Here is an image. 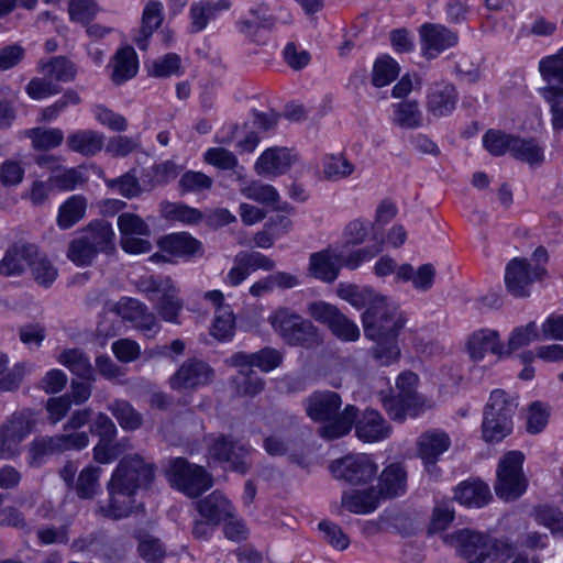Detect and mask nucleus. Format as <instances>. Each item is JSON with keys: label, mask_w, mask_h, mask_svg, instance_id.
Returning <instances> with one entry per match:
<instances>
[{"label": "nucleus", "mask_w": 563, "mask_h": 563, "mask_svg": "<svg viewBox=\"0 0 563 563\" xmlns=\"http://www.w3.org/2000/svg\"><path fill=\"white\" fill-rule=\"evenodd\" d=\"M393 122L402 129H418L422 125V112L415 100L394 104Z\"/></svg>", "instance_id": "44"}, {"label": "nucleus", "mask_w": 563, "mask_h": 563, "mask_svg": "<svg viewBox=\"0 0 563 563\" xmlns=\"http://www.w3.org/2000/svg\"><path fill=\"white\" fill-rule=\"evenodd\" d=\"M25 91L31 99L41 100L59 93L62 91V87L44 76L42 78H32L26 85Z\"/></svg>", "instance_id": "63"}, {"label": "nucleus", "mask_w": 563, "mask_h": 563, "mask_svg": "<svg viewBox=\"0 0 563 563\" xmlns=\"http://www.w3.org/2000/svg\"><path fill=\"white\" fill-rule=\"evenodd\" d=\"M450 445L451 439L443 431L430 430L419 437L418 454L429 473H432L439 456L446 452Z\"/></svg>", "instance_id": "19"}, {"label": "nucleus", "mask_w": 563, "mask_h": 563, "mask_svg": "<svg viewBox=\"0 0 563 563\" xmlns=\"http://www.w3.org/2000/svg\"><path fill=\"white\" fill-rule=\"evenodd\" d=\"M306 411L310 419L316 422L328 421L319 428V435L323 439L333 440L350 432L356 419L357 408L347 405L342 412L339 409L342 405L340 395L335 391H316L306 401Z\"/></svg>", "instance_id": "3"}, {"label": "nucleus", "mask_w": 563, "mask_h": 563, "mask_svg": "<svg viewBox=\"0 0 563 563\" xmlns=\"http://www.w3.org/2000/svg\"><path fill=\"white\" fill-rule=\"evenodd\" d=\"M338 251H322L310 256L309 271L311 275L325 283H332L339 275L342 266L336 258Z\"/></svg>", "instance_id": "31"}, {"label": "nucleus", "mask_w": 563, "mask_h": 563, "mask_svg": "<svg viewBox=\"0 0 563 563\" xmlns=\"http://www.w3.org/2000/svg\"><path fill=\"white\" fill-rule=\"evenodd\" d=\"M169 478L177 489L191 498L200 496L212 486V478L207 471L202 466L190 464L184 457L172 461Z\"/></svg>", "instance_id": "10"}, {"label": "nucleus", "mask_w": 563, "mask_h": 563, "mask_svg": "<svg viewBox=\"0 0 563 563\" xmlns=\"http://www.w3.org/2000/svg\"><path fill=\"white\" fill-rule=\"evenodd\" d=\"M86 208L87 200L84 196H71L59 207L57 225L63 230L70 229L84 218Z\"/></svg>", "instance_id": "41"}, {"label": "nucleus", "mask_w": 563, "mask_h": 563, "mask_svg": "<svg viewBox=\"0 0 563 563\" xmlns=\"http://www.w3.org/2000/svg\"><path fill=\"white\" fill-rule=\"evenodd\" d=\"M27 266L34 280L44 288L51 287L58 276V269L35 245Z\"/></svg>", "instance_id": "37"}, {"label": "nucleus", "mask_w": 563, "mask_h": 563, "mask_svg": "<svg viewBox=\"0 0 563 563\" xmlns=\"http://www.w3.org/2000/svg\"><path fill=\"white\" fill-rule=\"evenodd\" d=\"M517 406L516 397L501 389H495L492 391L488 404L485 407L484 417L507 418L508 421H512Z\"/></svg>", "instance_id": "39"}, {"label": "nucleus", "mask_w": 563, "mask_h": 563, "mask_svg": "<svg viewBox=\"0 0 563 563\" xmlns=\"http://www.w3.org/2000/svg\"><path fill=\"white\" fill-rule=\"evenodd\" d=\"M212 378L213 369L209 364L198 358H189L169 378V384L176 390L195 389L209 384Z\"/></svg>", "instance_id": "15"}, {"label": "nucleus", "mask_w": 563, "mask_h": 563, "mask_svg": "<svg viewBox=\"0 0 563 563\" xmlns=\"http://www.w3.org/2000/svg\"><path fill=\"white\" fill-rule=\"evenodd\" d=\"M114 311L147 336L154 335L161 328L155 314L148 310L145 303L137 299L122 298L115 303Z\"/></svg>", "instance_id": "14"}, {"label": "nucleus", "mask_w": 563, "mask_h": 563, "mask_svg": "<svg viewBox=\"0 0 563 563\" xmlns=\"http://www.w3.org/2000/svg\"><path fill=\"white\" fill-rule=\"evenodd\" d=\"M383 499H390L404 495L407 490V472L400 463L386 466L378 477L375 487Z\"/></svg>", "instance_id": "22"}, {"label": "nucleus", "mask_w": 563, "mask_h": 563, "mask_svg": "<svg viewBox=\"0 0 563 563\" xmlns=\"http://www.w3.org/2000/svg\"><path fill=\"white\" fill-rule=\"evenodd\" d=\"M467 350L474 361L483 360L487 353L497 355L498 358L505 355L499 333L496 330L489 329H483L473 333L468 339Z\"/></svg>", "instance_id": "23"}, {"label": "nucleus", "mask_w": 563, "mask_h": 563, "mask_svg": "<svg viewBox=\"0 0 563 563\" xmlns=\"http://www.w3.org/2000/svg\"><path fill=\"white\" fill-rule=\"evenodd\" d=\"M550 407L543 402L534 401L529 406L527 416V431L531 434L540 433L548 424Z\"/></svg>", "instance_id": "59"}, {"label": "nucleus", "mask_w": 563, "mask_h": 563, "mask_svg": "<svg viewBox=\"0 0 563 563\" xmlns=\"http://www.w3.org/2000/svg\"><path fill=\"white\" fill-rule=\"evenodd\" d=\"M195 506L200 516L212 525L233 518L234 507L219 490H214L206 498L196 501Z\"/></svg>", "instance_id": "21"}, {"label": "nucleus", "mask_w": 563, "mask_h": 563, "mask_svg": "<svg viewBox=\"0 0 563 563\" xmlns=\"http://www.w3.org/2000/svg\"><path fill=\"white\" fill-rule=\"evenodd\" d=\"M408 321L400 306L386 296L377 297L362 314L364 334L375 341L372 354L380 365H389L399 357L397 338Z\"/></svg>", "instance_id": "1"}, {"label": "nucleus", "mask_w": 563, "mask_h": 563, "mask_svg": "<svg viewBox=\"0 0 563 563\" xmlns=\"http://www.w3.org/2000/svg\"><path fill=\"white\" fill-rule=\"evenodd\" d=\"M383 407L393 420L402 421L407 416L416 417L421 410L420 398L405 395H382Z\"/></svg>", "instance_id": "30"}, {"label": "nucleus", "mask_w": 563, "mask_h": 563, "mask_svg": "<svg viewBox=\"0 0 563 563\" xmlns=\"http://www.w3.org/2000/svg\"><path fill=\"white\" fill-rule=\"evenodd\" d=\"M206 163L222 169L234 170L239 166L236 156L224 147H211L203 154Z\"/></svg>", "instance_id": "61"}, {"label": "nucleus", "mask_w": 563, "mask_h": 563, "mask_svg": "<svg viewBox=\"0 0 563 563\" xmlns=\"http://www.w3.org/2000/svg\"><path fill=\"white\" fill-rule=\"evenodd\" d=\"M380 252L382 243L358 249L352 253H346L343 249H341L338 250L336 258L342 266H345L350 269H356L362 263L373 260Z\"/></svg>", "instance_id": "50"}, {"label": "nucleus", "mask_w": 563, "mask_h": 563, "mask_svg": "<svg viewBox=\"0 0 563 563\" xmlns=\"http://www.w3.org/2000/svg\"><path fill=\"white\" fill-rule=\"evenodd\" d=\"M421 49L429 58L438 57L442 52L455 46L459 42L456 32L437 23H424L420 27Z\"/></svg>", "instance_id": "16"}, {"label": "nucleus", "mask_w": 563, "mask_h": 563, "mask_svg": "<svg viewBox=\"0 0 563 563\" xmlns=\"http://www.w3.org/2000/svg\"><path fill=\"white\" fill-rule=\"evenodd\" d=\"M549 256L544 247H538L531 257H515L505 268V286L507 291L516 298L529 297L531 286L543 280L548 271L545 264Z\"/></svg>", "instance_id": "5"}, {"label": "nucleus", "mask_w": 563, "mask_h": 563, "mask_svg": "<svg viewBox=\"0 0 563 563\" xmlns=\"http://www.w3.org/2000/svg\"><path fill=\"white\" fill-rule=\"evenodd\" d=\"M456 101L455 87L451 84L441 82L430 88L427 107L434 117H444L454 110Z\"/></svg>", "instance_id": "27"}, {"label": "nucleus", "mask_w": 563, "mask_h": 563, "mask_svg": "<svg viewBox=\"0 0 563 563\" xmlns=\"http://www.w3.org/2000/svg\"><path fill=\"white\" fill-rule=\"evenodd\" d=\"M539 70L548 82L556 81L563 88V47L555 55L541 59Z\"/></svg>", "instance_id": "55"}, {"label": "nucleus", "mask_w": 563, "mask_h": 563, "mask_svg": "<svg viewBox=\"0 0 563 563\" xmlns=\"http://www.w3.org/2000/svg\"><path fill=\"white\" fill-rule=\"evenodd\" d=\"M137 288L153 303L157 314L166 322L179 324L184 309L179 289L169 276L152 275L137 282Z\"/></svg>", "instance_id": "7"}, {"label": "nucleus", "mask_w": 563, "mask_h": 563, "mask_svg": "<svg viewBox=\"0 0 563 563\" xmlns=\"http://www.w3.org/2000/svg\"><path fill=\"white\" fill-rule=\"evenodd\" d=\"M525 455L519 451L508 452L499 462L497 468L496 495L506 500H516L525 494L528 479L522 470Z\"/></svg>", "instance_id": "9"}, {"label": "nucleus", "mask_w": 563, "mask_h": 563, "mask_svg": "<svg viewBox=\"0 0 563 563\" xmlns=\"http://www.w3.org/2000/svg\"><path fill=\"white\" fill-rule=\"evenodd\" d=\"M268 322L290 346L311 349L321 343L319 331L313 323L288 308H278L269 316Z\"/></svg>", "instance_id": "8"}, {"label": "nucleus", "mask_w": 563, "mask_h": 563, "mask_svg": "<svg viewBox=\"0 0 563 563\" xmlns=\"http://www.w3.org/2000/svg\"><path fill=\"white\" fill-rule=\"evenodd\" d=\"M533 515L536 521L552 533L563 532V512L559 508L549 505L538 506L534 508Z\"/></svg>", "instance_id": "56"}, {"label": "nucleus", "mask_w": 563, "mask_h": 563, "mask_svg": "<svg viewBox=\"0 0 563 563\" xmlns=\"http://www.w3.org/2000/svg\"><path fill=\"white\" fill-rule=\"evenodd\" d=\"M329 470L334 478L351 485H365L376 476L378 465L367 454H347L331 462Z\"/></svg>", "instance_id": "12"}, {"label": "nucleus", "mask_w": 563, "mask_h": 563, "mask_svg": "<svg viewBox=\"0 0 563 563\" xmlns=\"http://www.w3.org/2000/svg\"><path fill=\"white\" fill-rule=\"evenodd\" d=\"M353 424L356 437L365 443L383 441L391 433L390 424L374 409H366L360 417L356 415Z\"/></svg>", "instance_id": "17"}, {"label": "nucleus", "mask_w": 563, "mask_h": 563, "mask_svg": "<svg viewBox=\"0 0 563 563\" xmlns=\"http://www.w3.org/2000/svg\"><path fill=\"white\" fill-rule=\"evenodd\" d=\"M181 62L176 53H168L153 62L148 70L151 76L166 78L173 75H180Z\"/></svg>", "instance_id": "60"}, {"label": "nucleus", "mask_w": 563, "mask_h": 563, "mask_svg": "<svg viewBox=\"0 0 563 563\" xmlns=\"http://www.w3.org/2000/svg\"><path fill=\"white\" fill-rule=\"evenodd\" d=\"M213 179L202 172L187 170L179 179L181 192H200L212 187Z\"/></svg>", "instance_id": "62"}, {"label": "nucleus", "mask_w": 563, "mask_h": 563, "mask_svg": "<svg viewBox=\"0 0 563 563\" xmlns=\"http://www.w3.org/2000/svg\"><path fill=\"white\" fill-rule=\"evenodd\" d=\"M36 419L30 409L10 415L0 426V452L5 457L15 456L20 444L33 431Z\"/></svg>", "instance_id": "11"}, {"label": "nucleus", "mask_w": 563, "mask_h": 563, "mask_svg": "<svg viewBox=\"0 0 563 563\" xmlns=\"http://www.w3.org/2000/svg\"><path fill=\"white\" fill-rule=\"evenodd\" d=\"M32 253H34L33 244L15 245L9 249L0 261V275L15 276L22 274L24 265L29 264Z\"/></svg>", "instance_id": "35"}, {"label": "nucleus", "mask_w": 563, "mask_h": 563, "mask_svg": "<svg viewBox=\"0 0 563 563\" xmlns=\"http://www.w3.org/2000/svg\"><path fill=\"white\" fill-rule=\"evenodd\" d=\"M99 12L96 0H69L68 14L73 22L88 24Z\"/></svg>", "instance_id": "57"}, {"label": "nucleus", "mask_w": 563, "mask_h": 563, "mask_svg": "<svg viewBox=\"0 0 563 563\" xmlns=\"http://www.w3.org/2000/svg\"><path fill=\"white\" fill-rule=\"evenodd\" d=\"M383 499L374 486L365 489H352L342 494V506L352 514L365 515L377 509Z\"/></svg>", "instance_id": "25"}, {"label": "nucleus", "mask_w": 563, "mask_h": 563, "mask_svg": "<svg viewBox=\"0 0 563 563\" xmlns=\"http://www.w3.org/2000/svg\"><path fill=\"white\" fill-rule=\"evenodd\" d=\"M296 161V155L287 147H269L262 153L254 165L260 176H279L285 174Z\"/></svg>", "instance_id": "18"}, {"label": "nucleus", "mask_w": 563, "mask_h": 563, "mask_svg": "<svg viewBox=\"0 0 563 563\" xmlns=\"http://www.w3.org/2000/svg\"><path fill=\"white\" fill-rule=\"evenodd\" d=\"M231 8L230 0H199L189 8V32L195 34L207 29L218 14Z\"/></svg>", "instance_id": "20"}, {"label": "nucleus", "mask_w": 563, "mask_h": 563, "mask_svg": "<svg viewBox=\"0 0 563 563\" xmlns=\"http://www.w3.org/2000/svg\"><path fill=\"white\" fill-rule=\"evenodd\" d=\"M510 154L517 161L526 163L531 167L542 165L545 159L543 146L533 137L522 139L516 136Z\"/></svg>", "instance_id": "36"}, {"label": "nucleus", "mask_w": 563, "mask_h": 563, "mask_svg": "<svg viewBox=\"0 0 563 563\" xmlns=\"http://www.w3.org/2000/svg\"><path fill=\"white\" fill-rule=\"evenodd\" d=\"M208 451L213 460L229 463L230 468L234 472L245 474L250 468L247 462L250 446L240 440L233 439L232 435L218 434L210 437Z\"/></svg>", "instance_id": "13"}, {"label": "nucleus", "mask_w": 563, "mask_h": 563, "mask_svg": "<svg viewBox=\"0 0 563 563\" xmlns=\"http://www.w3.org/2000/svg\"><path fill=\"white\" fill-rule=\"evenodd\" d=\"M517 406L516 397L501 389H495L492 391L488 404L485 407L484 417L507 418L508 421H512Z\"/></svg>", "instance_id": "40"}, {"label": "nucleus", "mask_w": 563, "mask_h": 563, "mask_svg": "<svg viewBox=\"0 0 563 563\" xmlns=\"http://www.w3.org/2000/svg\"><path fill=\"white\" fill-rule=\"evenodd\" d=\"M399 75V65L388 55L376 59L373 66L372 84L375 87H385L393 82Z\"/></svg>", "instance_id": "48"}, {"label": "nucleus", "mask_w": 563, "mask_h": 563, "mask_svg": "<svg viewBox=\"0 0 563 563\" xmlns=\"http://www.w3.org/2000/svg\"><path fill=\"white\" fill-rule=\"evenodd\" d=\"M512 430V421L507 418L483 417L482 432L486 442H498L510 434Z\"/></svg>", "instance_id": "51"}, {"label": "nucleus", "mask_w": 563, "mask_h": 563, "mask_svg": "<svg viewBox=\"0 0 563 563\" xmlns=\"http://www.w3.org/2000/svg\"><path fill=\"white\" fill-rule=\"evenodd\" d=\"M541 336L537 323L529 322L525 327H517L512 330L508 340V350L505 354H510L523 346L529 345L531 342L539 340Z\"/></svg>", "instance_id": "52"}, {"label": "nucleus", "mask_w": 563, "mask_h": 563, "mask_svg": "<svg viewBox=\"0 0 563 563\" xmlns=\"http://www.w3.org/2000/svg\"><path fill=\"white\" fill-rule=\"evenodd\" d=\"M158 245L163 253L178 257H190L202 252L201 243L186 232L165 235Z\"/></svg>", "instance_id": "29"}, {"label": "nucleus", "mask_w": 563, "mask_h": 563, "mask_svg": "<svg viewBox=\"0 0 563 563\" xmlns=\"http://www.w3.org/2000/svg\"><path fill=\"white\" fill-rule=\"evenodd\" d=\"M455 498L465 506L481 508L489 503L492 493L481 481L464 482L456 488Z\"/></svg>", "instance_id": "34"}, {"label": "nucleus", "mask_w": 563, "mask_h": 563, "mask_svg": "<svg viewBox=\"0 0 563 563\" xmlns=\"http://www.w3.org/2000/svg\"><path fill=\"white\" fill-rule=\"evenodd\" d=\"M114 231L104 220L91 222L82 234L73 239L67 249V258L77 266H89L98 253L114 250Z\"/></svg>", "instance_id": "6"}, {"label": "nucleus", "mask_w": 563, "mask_h": 563, "mask_svg": "<svg viewBox=\"0 0 563 563\" xmlns=\"http://www.w3.org/2000/svg\"><path fill=\"white\" fill-rule=\"evenodd\" d=\"M111 80L114 85H122L136 76L139 58L132 46L119 48L111 59Z\"/></svg>", "instance_id": "26"}, {"label": "nucleus", "mask_w": 563, "mask_h": 563, "mask_svg": "<svg viewBox=\"0 0 563 563\" xmlns=\"http://www.w3.org/2000/svg\"><path fill=\"white\" fill-rule=\"evenodd\" d=\"M25 136L32 141L37 151H48L58 147L64 141V133L58 128H33L25 131Z\"/></svg>", "instance_id": "46"}, {"label": "nucleus", "mask_w": 563, "mask_h": 563, "mask_svg": "<svg viewBox=\"0 0 563 563\" xmlns=\"http://www.w3.org/2000/svg\"><path fill=\"white\" fill-rule=\"evenodd\" d=\"M445 544L454 548L467 563H494L497 559L515 556V547L504 540L470 529H461L442 536Z\"/></svg>", "instance_id": "4"}, {"label": "nucleus", "mask_w": 563, "mask_h": 563, "mask_svg": "<svg viewBox=\"0 0 563 563\" xmlns=\"http://www.w3.org/2000/svg\"><path fill=\"white\" fill-rule=\"evenodd\" d=\"M540 92L550 107L552 130L563 133V88L549 85L541 88Z\"/></svg>", "instance_id": "45"}, {"label": "nucleus", "mask_w": 563, "mask_h": 563, "mask_svg": "<svg viewBox=\"0 0 563 563\" xmlns=\"http://www.w3.org/2000/svg\"><path fill=\"white\" fill-rule=\"evenodd\" d=\"M58 362L80 378L86 380L95 379L93 367L90 360L79 349L64 350L58 356Z\"/></svg>", "instance_id": "38"}, {"label": "nucleus", "mask_w": 563, "mask_h": 563, "mask_svg": "<svg viewBox=\"0 0 563 563\" xmlns=\"http://www.w3.org/2000/svg\"><path fill=\"white\" fill-rule=\"evenodd\" d=\"M59 452L58 442L56 435H40L35 437L29 444L27 459L29 464L32 467H40L45 459L49 455L57 454Z\"/></svg>", "instance_id": "42"}, {"label": "nucleus", "mask_w": 563, "mask_h": 563, "mask_svg": "<svg viewBox=\"0 0 563 563\" xmlns=\"http://www.w3.org/2000/svg\"><path fill=\"white\" fill-rule=\"evenodd\" d=\"M122 429L133 431L141 427L142 415L126 400H114L108 406Z\"/></svg>", "instance_id": "47"}, {"label": "nucleus", "mask_w": 563, "mask_h": 563, "mask_svg": "<svg viewBox=\"0 0 563 563\" xmlns=\"http://www.w3.org/2000/svg\"><path fill=\"white\" fill-rule=\"evenodd\" d=\"M81 102L80 96L73 89H67L62 98L56 100L53 104L45 107L41 110V121L51 122L54 121L60 112H63L68 106H76Z\"/></svg>", "instance_id": "58"}, {"label": "nucleus", "mask_w": 563, "mask_h": 563, "mask_svg": "<svg viewBox=\"0 0 563 563\" xmlns=\"http://www.w3.org/2000/svg\"><path fill=\"white\" fill-rule=\"evenodd\" d=\"M355 165L342 154H328L322 159V173L328 181H340L350 177Z\"/></svg>", "instance_id": "43"}, {"label": "nucleus", "mask_w": 563, "mask_h": 563, "mask_svg": "<svg viewBox=\"0 0 563 563\" xmlns=\"http://www.w3.org/2000/svg\"><path fill=\"white\" fill-rule=\"evenodd\" d=\"M240 191L245 198L263 205L274 206L279 200V195L275 187L258 180L243 185Z\"/></svg>", "instance_id": "49"}, {"label": "nucleus", "mask_w": 563, "mask_h": 563, "mask_svg": "<svg viewBox=\"0 0 563 563\" xmlns=\"http://www.w3.org/2000/svg\"><path fill=\"white\" fill-rule=\"evenodd\" d=\"M164 20L163 4L159 1H150L142 14V25L139 35L134 37V42L140 49L147 48V41L153 32L157 30Z\"/></svg>", "instance_id": "32"}, {"label": "nucleus", "mask_w": 563, "mask_h": 563, "mask_svg": "<svg viewBox=\"0 0 563 563\" xmlns=\"http://www.w3.org/2000/svg\"><path fill=\"white\" fill-rule=\"evenodd\" d=\"M154 474L155 465L140 454L124 456L107 485L109 500L100 505L97 512L112 520L126 518L134 508L135 493L147 488Z\"/></svg>", "instance_id": "2"}, {"label": "nucleus", "mask_w": 563, "mask_h": 563, "mask_svg": "<svg viewBox=\"0 0 563 563\" xmlns=\"http://www.w3.org/2000/svg\"><path fill=\"white\" fill-rule=\"evenodd\" d=\"M103 144V134L95 130H77L69 133L66 139L69 151L86 157L97 155L101 152Z\"/></svg>", "instance_id": "28"}, {"label": "nucleus", "mask_w": 563, "mask_h": 563, "mask_svg": "<svg viewBox=\"0 0 563 563\" xmlns=\"http://www.w3.org/2000/svg\"><path fill=\"white\" fill-rule=\"evenodd\" d=\"M516 135L506 134L500 131L489 130L483 137L485 148L494 156H500L505 153H511Z\"/></svg>", "instance_id": "53"}, {"label": "nucleus", "mask_w": 563, "mask_h": 563, "mask_svg": "<svg viewBox=\"0 0 563 563\" xmlns=\"http://www.w3.org/2000/svg\"><path fill=\"white\" fill-rule=\"evenodd\" d=\"M101 468L99 466L85 467L76 484V492L82 499L91 498L98 492Z\"/></svg>", "instance_id": "54"}, {"label": "nucleus", "mask_w": 563, "mask_h": 563, "mask_svg": "<svg viewBox=\"0 0 563 563\" xmlns=\"http://www.w3.org/2000/svg\"><path fill=\"white\" fill-rule=\"evenodd\" d=\"M234 333V316L230 308H221L217 311L211 327V334L218 340H228Z\"/></svg>", "instance_id": "64"}, {"label": "nucleus", "mask_w": 563, "mask_h": 563, "mask_svg": "<svg viewBox=\"0 0 563 563\" xmlns=\"http://www.w3.org/2000/svg\"><path fill=\"white\" fill-rule=\"evenodd\" d=\"M437 269L433 264L426 263L417 269L409 263L397 268V283H411L413 289L420 292L429 291L435 282Z\"/></svg>", "instance_id": "24"}, {"label": "nucleus", "mask_w": 563, "mask_h": 563, "mask_svg": "<svg viewBox=\"0 0 563 563\" xmlns=\"http://www.w3.org/2000/svg\"><path fill=\"white\" fill-rule=\"evenodd\" d=\"M38 70L47 78L60 82H70L77 76V66L65 56H55L38 62Z\"/></svg>", "instance_id": "33"}]
</instances>
